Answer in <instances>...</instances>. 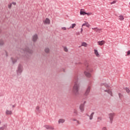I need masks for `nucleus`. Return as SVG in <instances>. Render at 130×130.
<instances>
[{
  "label": "nucleus",
  "mask_w": 130,
  "mask_h": 130,
  "mask_svg": "<svg viewBox=\"0 0 130 130\" xmlns=\"http://www.w3.org/2000/svg\"><path fill=\"white\" fill-rule=\"evenodd\" d=\"M8 8L9 9H11V8H12V3H10V4L8 5Z\"/></svg>",
  "instance_id": "c9c22d12"
},
{
  "label": "nucleus",
  "mask_w": 130,
  "mask_h": 130,
  "mask_svg": "<svg viewBox=\"0 0 130 130\" xmlns=\"http://www.w3.org/2000/svg\"><path fill=\"white\" fill-rule=\"evenodd\" d=\"M23 66H22V64H18L17 70H16V73L17 75H21V74H22V73L23 72Z\"/></svg>",
  "instance_id": "20e7f679"
},
{
  "label": "nucleus",
  "mask_w": 130,
  "mask_h": 130,
  "mask_svg": "<svg viewBox=\"0 0 130 130\" xmlns=\"http://www.w3.org/2000/svg\"><path fill=\"white\" fill-rule=\"evenodd\" d=\"M40 107H39V106H37V107H36V111L37 112H39V113H40Z\"/></svg>",
  "instance_id": "bb28decb"
},
{
  "label": "nucleus",
  "mask_w": 130,
  "mask_h": 130,
  "mask_svg": "<svg viewBox=\"0 0 130 130\" xmlns=\"http://www.w3.org/2000/svg\"><path fill=\"white\" fill-rule=\"evenodd\" d=\"M92 30H94L95 32H99V33H101V30H102V29L98 28V27L92 28Z\"/></svg>",
  "instance_id": "f8f14e48"
},
{
  "label": "nucleus",
  "mask_w": 130,
  "mask_h": 130,
  "mask_svg": "<svg viewBox=\"0 0 130 130\" xmlns=\"http://www.w3.org/2000/svg\"><path fill=\"white\" fill-rule=\"evenodd\" d=\"M66 122V120L64 119H59L58 121V123L60 124V123H64Z\"/></svg>",
  "instance_id": "2eb2a0df"
},
{
  "label": "nucleus",
  "mask_w": 130,
  "mask_h": 130,
  "mask_svg": "<svg viewBox=\"0 0 130 130\" xmlns=\"http://www.w3.org/2000/svg\"><path fill=\"white\" fill-rule=\"evenodd\" d=\"M63 49L65 52H68V51H69V50L67 47H63Z\"/></svg>",
  "instance_id": "2f4dec72"
},
{
  "label": "nucleus",
  "mask_w": 130,
  "mask_h": 130,
  "mask_svg": "<svg viewBox=\"0 0 130 130\" xmlns=\"http://www.w3.org/2000/svg\"><path fill=\"white\" fill-rule=\"evenodd\" d=\"M119 20H120V21H123V20H124V17L122 15H120L119 16Z\"/></svg>",
  "instance_id": "aec40b11"
},
{
  "label": "nucleus",
  "mask_w": 130,
  "mask_h": 130,
  "mask_svg": "<svg viewBox=\"0 0 130 130\" xmlns=\"http://www.w3.org/2000/svg\"><path fill=\"white\" fill-rule=\"evenodd\" d=\"M44 25H49L50 24V19L48 18H46L45 20H43Z\"/></svg>",
  "instance_id": "0eeeda50"
},
{
  "label": "nucleus",
  "mask_w": 130,
  "mask_h": 130,
  "mask_svg": "<svg viewBox=\"0 0 130 130\" xmlns=\"http://www.w3.org/2000/svg\"><path fill=\"white\" fill-rule=\"evenodd\" d=\"M102 120V117H98V122H99Z\"/></svg>",
  "instance_id": "7c9ffc66"
},
{
  "label": "nucleus",
  "mask_w": 130,
  "mask_h": 130,
  "mask_svg": "<svg viewBox=\"0 0 130 130\" xmlns=\"http://www.w3.org/2000/svg\"><path fill=\"white\" fill-rule=\"evenodd\" d=\"M11 59L13 64L14 63H16V62L17 61V59L14 58L13 57H11Z\"/></svg>",
  "instance_id": "4be33fe9"
},
{
  "label": "nucleus",
  "mask_w": 130,
  "mask_h": 130,
  "mask_svg": "<svg viewBox=\"0 0 130 130\" xmlns=\"http://www.w3.org/2000/svg\"><path fill=\"white\" fill-rule=\"evenodd\" d=\"M5 127H7L6 125H4L3 126L0 127V130H5Z\"/></svg>",
  "instance_id": "c85d7f7f"
},
{
  "label": "nucleus",
  "mask_w": 130,
  "mask_h": 130,
  "mask_svg": "<svg viewBox=\"0 0 130 130\" xmlns=\"http://www.w3.org/2000/svg\"><path fill=\"white\" fill-rule=\"evenodd\" d=\"M62 29L64 30H67V28L65 27H62Z\"/></svg>",
  "instance_id": "58836bf2"
},
{
  "label": "nucleus",
  "mask_w": 130,
  "mask_h": 130,
  "mask_svg": "<svg viewBox=\"0 0 130 130\" xmlns=\"http://www.w3.org/2000/svg\"><path fill=\"white\" fill-rule=\"evenodd\" d=\"M86 101H84V103H83V104H84V105H85V104H86Z\"/></svg>",
  "instance_id": "37998d69"
},
{
  "label": "nucleus",
  "mask_w": 130,
  "mask_h": 130,
  "mask_svg": "<svg viewBox=\"0 0 130 130\" xmlns=\"http://www.w3.org/2000/svg\"><path fill=\"white\" fill-rule=\"evenodd\" d=\"M85 15H87V16H91V15H92V13L91 12H89V13H85Z\"/></svg>",
  "instance_id": "72a5a7b5"
},
{
  "label": "nucleus",
  "mask_w": 130,
  "mask_h": 130,
  "mask_svg": "<svg viewBox=\"0 0 130 130\" xmlns=\"http://www.w3.org/2000/svg\"><path fill=\"white\" fill-rule=\"evenodd\" d=\"M102 130H108V129H107V127H103L102 128Z\"/></svg>",
  "instance_id": "e433bc0d"
},
{
  "label": "nucleus",
  "mask_w": 130,
  "mask_h": 130,
  "mask_svg": "<svg viewBox=\"0 0 130 130\" xmlns=\"http://www.w3.org/2000/svg\"><path fill=\"white\" fill-rule=\"evenodd\" d=\"M124 89L125 90L126 92L128 93V94L129 93L130 90L128 89V88L125 87Z\"/></svg>",
  "instance_id": "c756f323"
},
{
  "label": "nucleus",
  "mask_w": 130,
  "mask_h": 130,
  "mask_svg": "<svg viewBox=\"0 0 130 130\" xmlns=\"http://www.w3.org/2000/svg\"><path fill=\"white\" fill-rule=\"evenodd\" d=\"M74 85L72 89V93L75 96L79 95V91L80 90V83L78 82V77H76L74 80Z\"/></svg>",
  "instance_id": "f03ea898"
},
{
  "label": "nucleus",
  "mask_w": 130,
  "mask_h": 130,
  "mask_svg": "<svg viewBox=\"0 0 130 130\" xmlns=\"http://www.w3.org/2000/svg\"><path fill=\"white\" fill-rule=\"evenodd\" d=\"M114 116H115V113H111L109 114V118L110 119V123H112V122L113 121V118H114Z\"/></svg>",
  "instance_id": "39448f33"
},
{
  "label": "nucleus",
  "mask_w": 130,
  "mask_h": 130,
  "mask_svg": "<svg viewBox=\"0 0 130 130\" xmlns=\"http://www.w3.org/2000/svg\"><path fill=\"white\" fill-rule=\"evenodd\" d=\"M44 51L45 53H47V54H48L50 52V49L48 47H45L44 49Z\"/></svg>",
  "instance_id": "4468645a"
},
{
  "label": "nucleus",
  "mask_w": 130,
  "mask_h": 130,
  "mask_svg": "<svg viewBox=\"0 0 130 130\" xmlns=\"http://www.w3.org/2000/svg\"><path fill=\"white\" fill-rule=\"evenodd\" d=\"M44 127H45L46 129H51V130L54 129V128L52 127L51 125H44Z\"/></svg>",
  "instance_id": "9d476101"
},
{
  "label": "nucleus",
  "mask_w": 130,
  "mask_h": 130,
  "mask_svg": "<svg viewBox=\"0 0 130 130\" xmlns=\"http://www.w3.org/2000/svg\"><path fill=\"white\" fill-rule=\"evenodd\" d=\"M98 43L99 45L102 46V45H104V44L105 43V41H99V42H98Z\"/></svg>",
  "instance_id": "dca6fc26"
},
{
  "label": "nucleus",
  "mask_w": 130,
  "mask_h": 130,
  "mask_svg": "<svg viewBox=\"0 0 130 130\" xmlns=\"http://www.w3.org/2000/svg\"><path fill=\"white\" fill-rule=\"evenodd\" d=\"M87 45H88V44H87L86 42H83L81 44V46H84V47H87Z\"/></svg>",
  "instance_id": "393cba45"
},
{
  "label": "nucleus",
  "mask_w": 130,
  "mask_h": 130,
  "mask_svg": "<svg viewBox=\"0 0 130 130\" xmlns=\"http://www.w3.org/2000/svg\"><path fill=\"white\" fill-rule=\"evenodd\" d=\"M101 86H104L106 88H109V85L106 83H103L101 84Z\"/></svg>",
  "instance_id": "5701e85b"
},
{
  "label": "nucleus",
  "mask_w": 130,
  "mask_h": 130,
  "mask_svg": "<svg viewBox=\"0 0 130 130\" xmlns=\"http://www.w3.org/2000/svg\"><path fill=\"white\" fill-rule=\"evenodd\" d=\"M12 4V5H14V6H16V3L15 2H13Z\"/></svg>",
  "instance_id": "a19ab883"
},
{
  "label": "nucleus",
  "mask_w": 130,
  "mask_h": 130,
  "mask_svg": "<svg viewBox=\"0 0 130 130\" xmlns=\"http://www.w3.org/2000/svg\"><path fill=\"white\" fill-rule=\"evenodd\" d=\"M5 44V42L3 41V40H0V46H3Z\"/></svg>",
  "instance_id": "a878e982"
},
{
  "label": "nucleus",
  "mask_w": 130,
  "mask_h": 130,
  "mask_svg": "<svg viewBox=\"0 0 130 130\" xmlns=\"http://www.w3.org/2000/svg\"><path fill=\"white\" fill-rule=\"evenodd\" d=\"M83 32V28H81V33H82Z\"/></svg>",
  "instance_id": "c03bdc74"
},
{
  "label": "nucleus",
  "mask_w": 130,
  "mask_h": 130,
  "mask_svg": "<svg viewBox=\"0 0 130 130\" xmlns=\"http://www.w3.org/2000/svg\"><path fill=\"white\" fill-rule=\"evenodd\" d=\"M76 122H77V124H80V121H79V120H77Z\"/></svg>",
  "instance_id": "ea45409f"
},
{
  "label": "nucleus",
  "mask_w": 130,
  "mask_h": 130,
  "mask_svg": "<svg viewBox=\"0 0 130 130\" xmlns=\"http://www.w3.org/2000/svg\"><path fill=\"white\" fill-rule=\"evenodd\" d=\"M6 53V56H8L9 55H8V53L7 52V51L5 52Z\"/></svg>",
  "instance_id": "a18cd8bd"
},
{
  "label": "nucleus",
  "mask_w": 130,
  "mask_h": 130,
  "mask_svg": "<svg viewBox=\"0 0 130 130\" xmlns=\"http://www.w3.org/2000/svg\"><path fill=\"white\" fill-rule=\"evenodd\" d=\"M127 56H128L130 55V50H128L127 52Z\"/></svg>",
  "instance_id": "f704fd0d"
},
{
  "label": "nucleus",
  "mask_w": 130,
  "mask_h": 130,
  "mask_svg": "<svg viewBox=\"0 0 130 130\" xmlns=\"http://www.w3.org/2000/svg\"><path fill=\"white\" fill-rule=\"evenodd\" d=\"M73 113L76 114V115H78V110H77V109H74L73 110Z\"/></svg>",
  "instance_id": "cd10ccee"
},
{
  "label": "nucleus",
  "mask_w": 130,
  "mask_h": 130,
  "mask_svg": "<svg viewBox=\"0 0 130 130\" xmlns=\"http://www.w3.org/2000/svg\"><path fill=\"white\" fill-rule=\"evenodd\" d=\"M94 114H95V113L94 112H92V113H91L90 115L86 114V116H88V117H89L90 120H92V119H93V116H94Z\"/></svg>",
  "instance_id": "ddd939ff"
},
{
  "label": "nucleus",
  "mask_w": 130,
  "mask_h": 130,
  "mask_svg": "<svg viewBox=\"0 0 130 130\" xmlns=\"http://www.w3.org/2000/svg\"><path fill=\"white\" fill-rule=\"evenodd\" d=\"M79 63H81L80 62H79Z\"/></svg>",
  "instance_id": "8fccbe9b"
},
{
  "label": "nucleus",
  "mask_w": 130,
  "mask_h": 130,
  "mask_svg": "<svg viewBox=\"0 0 130 130\" xmlns=\"http://www.w3.org/2000/svg\"><path fill=\"white\" fill-rule=\"evenodd\" d=\"M72 120L73 121H77V119H73Z\"/></svg>",
  "instance_id": "79ce46f5"
},
{
  "label": "nucleus",
  "mask_w": 130,
  "mask_h": 130,
  "mask_svg": "<svg viewBox=\"0 0 130 130\" xmlns=\"http://www.w3.org/2000/svg\"><path fill=\"white\" fill-rule=\"evenodd\" d=\"M6 114H7V115L12 114V111H10L9 110H6Z\"/></svg>",
  "instance_id": "a211bd4d"
},
{
  "label": "nucleus",
  "mask_w": 130,
  "mask_h": 130,
  "mask_svg": "<svg viewBox=\"0 0 130 130\" xmlns=\"http://www.w3.org/2000/svg\"><path fill=\"white\" fill-rule=\"evenodd\" d=\"M94 54H95L96 56L97 57H100V55L99 54V53L98 52V50L94 49Z\"/></svg>",
  "instance_id": "f3484780"
},
{
  "label": "nucleus",
  "mask_w": 130,
  "mask_h": 130,
  "mask_svg": "<svg viewBox=\"0 0 130 130\" xmlns=\"http://www.w3.org/2000/svg\"><path fill=\"white\" fill-rule=\"evenodd\" d=\"M90 90H91V86H88L84 92V96H88V95H89V93H90Z\"/></svg>",
  "instance_id": "423d86ee"
},
{
  "label": "nucleus",
  "mask_w": 130,
  "mask_h": 130,
  "mask_svg": "<svg viewBox=\"0 0 130 130\" xmlns=\"http://www.w3.org/2000/svg\"><path fill=\"white\" fill-rule=\"evenodd\" d=\"M63 72H64V70H63Z\"/></svg>",
  "instance_id": "3c124183"
},
{
  "label": "nucleus",
  "mask_w": 130,
  "mask_h": 130,
  "mask_svg": "<svg viewBox=\"0 0 130 130\" xmlns=\"http://www.w3.org/2000/svg\"><path fill=\"white\" fill-rule=\"evenodd\" d=\"M19 51L20 52H27L29 54H32L33 53V50L29 49L27 47H25L24 48H21L19 49Z\"/></svg>",
  "instance_id": "7ed1b4c3"
},
{
  "label": "nucleus",
  "mask_w": 130,
  "mask_h": 130,
  "mask_svg": "<svg viewBox=\"0 0 130 130\" xmlns=\"http://www.w3.org/2000/svg\"><path fill=\"white\" fill-rule=\"evenodd\" d=\"M83 26H86V27H87V28H90V24L88 23H83L82 24V27H83Z\"/></svg>",
  "instance_id": "412c9836"
},
{
  "label": "nucleus",
  "mask_w": 130,
  "mask_h": 130,
  "mask_svg": "<svg viewBox=\"0 0 130 130\" xmlns=\"http://www.w3.org/2000/svg\"><path fill=\"white\" fill-rule=\"evenodd\" d=\"M85 66L86 67V69L84 72V74L87 78H91V77H92V73L94 72L93 66H92V64L88 63H85Z\"/></svg>",
  "instance_id": "f257e3e1"
},
{
  "label": "nucleus",
  "mask_w": 130,
  "mask_h": 130,
  "mask_svg": "<svg viewBox=\"0 0 130 130\" xmlns=\"http://www.w3.org/2000/svg\"><path fill=\"white\" fill-rule=\"evenodd\" d=\"M118 96H119V98H120V99H121V98H122V97L123 96V95L122 94H121V93H118Z\"/></svg>",
  "instance_id": "473e14b6"
},
{
  "label": "nucleus",
  "mask_w": 130,
  "mask_h": 130,
  "mask_svg": "<svg viewBox=\"0 0 130 130\" xmlns=\"http://www.w3.org/2000/svg\"><path fill=\"white\" fill-rule=\"evenodd\" d=\"M116 1H113L111 3V5H113V4H116Z\"/></svg>",
  "instance_id": "4c0bfd02"
},
{
  "label": "nucleus",
  "mask_w": 130,
  "mask_h": 130,
  "mask_svg": "<svg viewBox=\"0 0 130 130\" xmlns=\"http://www.w3.org/2000/svg\"><path fill=\"white\" fill-rule=\"evenodd\" d=\"M76 23H73L72 24L71 26L70 27V28L74 29L75 27H76Z\"/></svg>",
  "instance_id": "b1692460"
},
{
  "label": "nucleus",
  "mask_w": 130,
  "mask_h": 130,
  "mask_svg": "<svg viewBox=\"0 0 130 130\" xmlns=\"http://www.w3.org/2000/svg\"><path fill=\"white\" fill-rule=\"evenodd\" d=\"M77 35H80V33H78V34H77Z\"/></svg>",
  "instance_id": "09e8293b"
},
{
  "label": "nucleus",
  "mask_w": 130,
  "mask_h": 130,
  "mask_svg": "<svg viewBox=\"0 0 130 130\" xmlns=\"http://www.w3.org/2000/svg\"><path fill=\"white\" fill-rule=\"evenodd\" d=\"M37 39H38V36H37V34H35L32 36V41L34 42H36V41H37Z\"/></svg>",
  "instance_id": "9b49d317"
},
{
  "label": "nucleus",
  "mask_w": 130,
  "mask_h": 130,
  "mask_svg": "<svg viewBox=\"0 0 130 130\" xmlns=\"http://www.w3.org/2000/svg\"><path fill=\"white\" fill-rule=\"evenodd\" d=\"M2 32V29H0V33Z\"/></svg>",
  "instance_id": "de8ad7c7"
},
{
  "label": "nucleus",
  "mask_w": 130,
  "mask_h": 130,
  "mask_svg": "<svg viewBox=\"0 0 130 130\" xmlns=\"http://www.w3.org/2000/svg\"><path fill=\"white\" fill-rule=\"evenodd\" d=\"M104 92H107L108 94H109L110 96L112 97L113 96V94L112 93V90L110 89H107V90H104Z\"/></svg>",
  "instance_id": "6e6552de"
},
{
  "label": "nucleus",
  "mask_w": 130,
  "mask_h": 130,
  "mask_svg": "<svg viewBox=\"0 0 130 130\" xmlns=\"http://www.w3.org/2000/svg\"><path fill=\"white\" fill-rule=\"evenodd\" d=\"M84 107H85V105L84 104H81L80 105L79 109L81 112H84V111L85 110Z\"/></svg>",
  "instance_id": "1a4fd4ad"
},
{
  "label": "nucleus",
  "mask_w": 130,
  "mask_h": 130,
  "mask_svg": "<svg viewBox=\"0 0 130 130\" xmlns=\"http://www.w3.org/2000/svg\"><path fill=\"white\" fill-rule=\"evenodd\" d=\"M80 15H82L83 16H85V15H86V12L84 11V9H81Z\"/></svg>",
  "instance_id": "6ab92c4d"
},
{
  "label": "nucleus",
  "mask_w": 130,
  "mask_h": 130,
  "mask_svg": "<svg viewBox=\"0 0 130 130\" xmlns=\"http://www.w3.org/2000/svg\"><path fill=\"white\" fill-rule=\"evenodd\" d=\"M16 107V106H15V105L12 106V107Z\"/></svg>",
  "instance_id": "49530a36"
}]
</instances>
